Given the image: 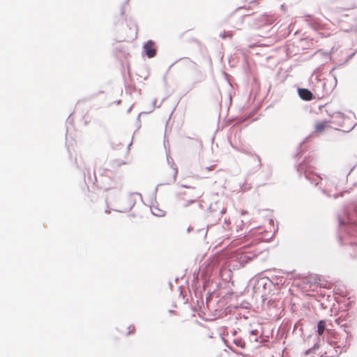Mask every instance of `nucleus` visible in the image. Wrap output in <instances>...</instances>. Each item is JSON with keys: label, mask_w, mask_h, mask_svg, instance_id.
<instances>
[{"label": "nucleus", "mask_w": 357, "mask_h": 357, "mask_svg": "<svg viewBox=\"0 0 357 357\" xmlns=\"http://www.w3.org/2000/svg\"><path fill=\"white\" fill-rule=\"evenodd\" d=\"M228 36H229V38H231V37H232V34H231V33H228Z\"/></svg>", "instance_id": "7"}, {"label": "nucleus", "mask_w": 357, "mask_h": 357, "mask_svg": "<svg viewBox=\"0 0 357 357\" xmlns=\"http://www.w3.org/2000/svg\"><path fill=\"white\" fill-rule=\"evenodd\" d=\"M136 328L134 325H130L128 327V331L126 332L127 335L132 334L135 332Z\"/></svg>", "instance_id": "5"}, {"label": "nucleus", "mask_w": 357, "mask_h": 357, "mask_svg": "<svg viewBox=\"0 0 357 357\" xmlns=\"http://www.w3.org/2000/svg\"><path fill=\"white\" fill-rule=\"evenodd\" d=\"M353 255L352 256L354 257H357V245H355L354 247H353Z\"/></svg>", "instance_id": "6"}, {"label": "nucleus", "mask_w": 357, "mask_h": 357, "mask_svg": "<svg viewBox=\"0 0 357 357\" xmlns=\"http://www.w3.org/2000/svg\"><path fill=\"white\" fill-rule=\"evenodd\" d=\"M300 97L304 100H311L313 98V95L310 91L307 89H300L298 90Z\"/></svg>", "instance_id": "3"}, {"label": "nucleus", "mask_w": 357, "mask_h": 357, "mask_svg": "<svg viewBox=\"0 0 357 357\" xmlns=\"http://www.w3.org/2000/svg\"><path fill=\"white\" fill-rule=\"evenodd\" d=\"M144 50L149 58H153L156 55L155 44L152 40H149L144 45Z\"/></svg>", "instance_id": "1"}, {"label": "nucleus", "mask_w": 357, "mask_h": 357, "mask_svg": "<svg viewBox=\"0 0 357 357\" xmlns=\"http://www.w3.org/2000/svg\"><path fill=\"white\" fill-rule=\"evenodd\" d=\"M222 37L223 38H225V35H222Z\"/></svg>", "instance_id": "8"}, {"label": "nucleus", "mask_w": 357, "mask_h": 357, "mask_svg": "<svg viewBox=\"0 0 357 357\" xmlns=\"http://www.w3.org/2000/svg\"><path fill=\"white\" fill-rule=\"evenodd\" d=\"M329 127H330V121H319L315 123L314 132L321 133Z\"/></svg>", "instance_id": "2"}, {"label": "nucleus", "mask_w": 357, "mask_h": 357, "mask_svg": "<svg viewBox=\"0 0 357 357\" xmlns=\"http://www.w3.org/2000/svg\"><path fill=\"white\" fill-rule=\"evenodd\" d=\"M326 329V322L324 320H321L317 324V333L319 336H321Z\"/></svg>", "instance_id": "4"}]
</instances>
